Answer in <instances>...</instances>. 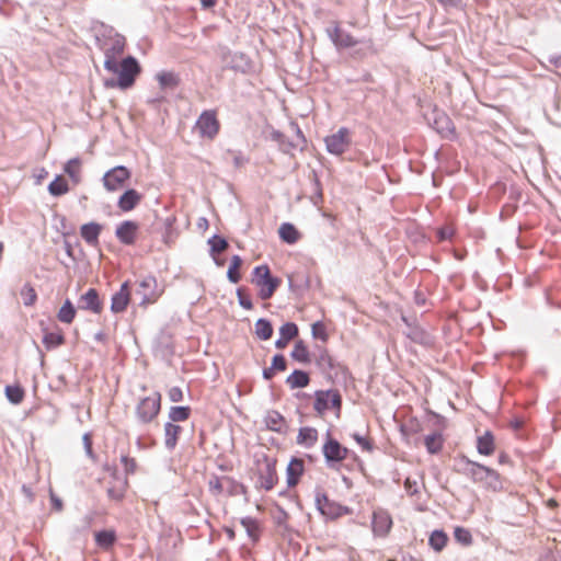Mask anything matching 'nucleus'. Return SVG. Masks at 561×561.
Segmentation results:
<instances>
[{
    "instance_id": "obj_60",
    "label": "nucleus",
    "mask_w": 561,
    "mask_h": 561,
    "mask_svg": "<svg viewBox=\"0 0 561 561\" xmlns=\"http://www.w3.org/2000/svg\"><path fill=\"white\" fill-rule=\"evenodd\" d=\"M444 7L456 8L460 4V0H437Z\"/></svg>"
},
{
    "instance_id": "obj_30",
    "label": "nucleus",
    "mask_w": 561,
    "mask_h": 561,
    "mask_svg": "<svg viewBox=\"0 0 561 561\" xmlns=\"http://www.w3.org/2000/svg\"><path fill=\"white\" fill-rule=\"evenodd\" d=\"M278 233H279V238L284 242L289 243V244L297 242L299 239L298 230L295 228L294 225H291L289 222L282 224L278 229Z\"/></svg>"
},
{
    "instance_id": "obj_7",
    "label": "nucleus",
    "mask_w": 561,
    "mask_h": 561,
    "mask_svg": "<svg viewBox=\"0 0 561 561\" xmlns=\"http://www.w3.org/2000/svg\"><path fill=\"white\" fill-rule=\"evenodd\" d=\"M316 505L320 513L329 518H337L348 512L347 507L331 501L324 492L318 491L316 494Z\"/></svg>"
},
{
    "instance_id": "obj_6",
    "label": "nucleus",
    "mask_w": 561,
    "mask_h": 561,
    "mask_svg": "<svg viewBox=\"0 0 561 561\" xmlns=\"http://www.w3.org/2000/svg\"><path fill=\"white\" fill-rule=\"evenodd\" d=\"M276 460L264 457L257 461L256 488L270 491L277 483Z\"/></svg>"
},
{
    "instance_id": "obj_55",
    "label": "nucleus",
    "mask_w": 561,
    "mask_h": 561,
    "mask_svg": "<svg viewBox=\"0 0 561 561\" xmlns=\"http://www.w3.org/2000/svg\"><path fill=\"white\" fill-rule=\"evenodd\" d=\"M312 335L316 339H321L322 341H325L328 339L325 328L322 322H314L311 327Z\"/></svg>"
},
{
    "instance_id": "obj_24",
    "label": "nucleus",
    "mask_w": 561,
    "mask_h": 561,
    "mask_svg": "<svg viewBox=\"0 0 561 561\" xmlns=\"http://www.w3.org/2000/svg\"><path fill=\"white\" fill-rule=\"evenodd\" d=\"M314 362L322 373H330L334 369V360L324 348H319L317 354H313Z\"/></svg>"
},
{
    "instance_id": "obj_40",
    "label": "nucleus",
    "mask_w": 561,
    "mask_h": 561,
    "mask_svg": "<svg viewBox=\"0 0 561 561\" xmlns=\"http://www.w3.org/2000/svg\"><path fill=\"white\" fill-rule=\"evenodd\" d=\"M48 191L54 196H60L69 192V185L65 178L61 175L57 176L48 185Z\"/></svg>"
},
{
    "instance_id": "obj_44",
    "label": "nucleus",
    "mask_w": 561,
    "mask_h": 561,
    "mask_svg": "<svg viewBox=\"0 0 561 561\" xmlns=\"http://www.w3.org/2000/svg\"><path fill=\"white\" fill-rule=\"evenodd\" d=\"M359 47L354 49L352 56L354 58H365L369 54H375L374 44L371 39H360L358 43Z\"/></svg>"
},
{
    "instance_id": "obj_12",
    "label": "nucleus",
    "mask_w": 561,
    "mask_h": 561,
    "mask_svg": "<svg viewBox=\"0 0 561 561\" xmlns=\"http://www.w3.org/2000/svg\"><path fill=\"white\" fill-rule=\"evenodd\" d=\"M78 307L81 310L100 314L103 311L104 304L95 288H89L79 297Z\"/></svg>"
},
{
    "instance_id": "obj_45",
    "label": "nucleus",
    "mask_w": 561,
    "mask_h": 561,
    "mask_svg": "<svg viewBox=\"0 0 561 561\" xmlns=\"http://www.w3.org/2000/svg\"><path fill=\"white\" fill-rule=\"evenodd\" d=\"M241 265H242V259L239 255H233L231 259L230 266L227 272L228 279L233 284H237L241 278V275L239 273V268Z\"/></svg>"
},
{
    "instance_id": "obj_64",
    "label": "nucleus",
    "mask_w": 561,
    "mask_h": 561,
    "mask_svg": "<svg viewBox=\"0 0 561 561\" xmlns=\"http://www.w3.org/2000/svg\"><path fill=\"white\" fill-rule=\"evenodd\" d=\"M230 486V493L231 494H237L240 490L241 493H245V489L243 488V490L240 488V486H237V485H233V484H229Z\"/></svg>"
},
{
    "instance_id": "obj_23",
    "label": "nucleus",
    "mask_w": 561,
    "mask_h": 561,
    "mask_svg": "<svg viewBox=\"0 0 561 561\" xmlns=\"http://www.w3.org/2000/svg\"><path fill=\"white\" fill-rule=\"evenodd\" d=\"M181 432H182V427L173 424L172 422H168L164 425V437H165L164 444L169 450H172L175 448V446L178 444L179 435L181 434Z\"/></svg>"
},
{
    "instance_id": "obj_4",
    "label": "nucleus",
    "mask_w": 561,
    "mask_h": 561,
    "mask_svg": "<svg viewBox=\"0 0 561 561\" xmlns=\"http://www.w3.org/2000/svg\"><path fill=\"white\" fill-rule=\"evenodd\" d=\"M259 288V297L262 300L270 299L276 289L279 287L282 280L271 274L267 265H259L253 271V280Z\"/></svg>"
},
{
    "instance_id": "obj_36",
    "label": "nucleus",
    "mask_w": 561,
    "mask_h": 561,
    "mask_svg": "<svg viewBox=\"0 0 561 561\" xmlns=\"http://www.w3.org/2000/svg\"><path fill=\"white\" fill-rule=\"evenodd\" d=\"M161 89H173L179 84V78L175 73L161 71L156 76Z\"/></svg>"
},
{
    "instance_id": "obj_61",
    "label": "nucleus",
    "mask_w": 561,
    "mask_h": 561,
    "mask_svg": "<svg viewBox=\"0 0 561 561\" xmlns=\"http://www.w3.org/2000/svg\"><path fill=\"white\" fill-rule=\"evenodd\" d=\"M275 371H276L275 369H272V366L264 368L263 369V378L266 380H271L274 377Z\"/></svg>"
},
{
    "instance_id": "obj_48",
    "label": "nucleus",
    "mask_w": 561,
    "mask_h": 561,
    "mask_svg": "<svg viewBox=\"0 0 561 561\" xmlns=\"http://www.w3.org/2000/svg\"><path fill=\"white\" fill-rule=\"evenodd\" d=\"M240 523L245 529L248 536L251 539L256 540L259 537V524L256 519L252 517H243Z\"/></svg>"
},
{
    "instance_id": "obj_63",
    "label": "nucleus",
    "mask_w": 561,
    "mask_h": 561,
    "mask_svg": "<svg viewBox=\"0 0 561 561\" xmlns=\"http://www.w3.org/2000/svg\"><path fill=\"white\" fill-rule=\"evenodd\" d=\"M204 9H210L216 4V0H199Z\"/></svg>"
},
{
    "instance_id": "obj_28",
    "label": "nucleus",
    "mask_w": 561,
    "mask_h": 561,
    "mask_svg": "<svg viewBox=\"0 0 561 561\" xmlns=\"http://www.w3.org/2000/svg\"><path fill=\"white\" fill-rule=\"evenodd\" d=\"M139 202V195L135 190L126 191L118 201V207L123 211H129L136 207Z\"/></svg>"
},
{
    "instance_id": "obj_8",
    "label": "nucleus",
    "mask_w": 561,
    "mask_h": 561,
    "mask_svg": "<svg viewBox=\"0 0 561 561\" xmlns=\"http://www.w3.org/2000/svg\"><path fill=\"white\" fill-rule=\"evenodd\" d=\"M215 111H204L196 122V129L204 138L213 139L219 131Z\"/></svg>"
},
{
    "instance_id": "obj_38",
    "label": "nucleus",
    "mask_w": 561,
    "mask_h": 561,
    "mask_svg": "<svg viewBox=\"0 0 561 561\" xmlns=\"http://www.w3.org/2000/svg\"><path fill=\"white\" fill-rule=\"evenodd\" d=\"M43 343L46 346V348H54L65 343V336L61 330H56L54 332H45Z\"/></svg>"
},
{
    "instance_id": "obj_59",
    "label": "nucleus",
    "mask_w": 561,
    "mask_h": 561,
    "mask_svg": "<svg viewBox=\"0 0 561 561\" xmlns=\"http://www.w3.org/2000/svg\"><path fill=\"white\" fill-rule=\"evenodd\" d=\"M549 62L552 64L556 68L561 69V54L551 55L549 57Z\"/></svg>"
},
{
    "instance_id": "obj_52",
    "label": "nucleus",
    "mask_w": 561,
    "mask_h": 561,
    "mask_svg": "<svg viewBox=\"0 0 561 561\" xmlns=\"http://www.w3.org/2000/svg\"><path fill=\"white\" fill-rule=\"evenodd\" d=\"M250 67L249 59L244 54H234L232 57V68L241 71H245Z\"/></svg>"
},
{
    "instance_id": "obj_37",
    "label": "nucleus",
    "mask_w": 561,
    "mask_h": 561,
    "mask_svg": "<svg viewBox=\"0 0 561 561\" xmlns=\"http://www.w3.org/2000/svg\"><path fill=\"white\" fill-rule=\"evenodd\" d=\"M208 484H209V490L214 494H220L224 491L225 484H233V485L240 486L243 490L242 484L234 482L232 479H230L228 477H224V478L214 477L213 479L209 480Z\"/></svg>"
},
{
    "instance_id": "obj_31",
    "label": "nucleus",
    "mask_w": 561,
    "mask_h": 561,
    "mask_svg": "<svg viewBox=\"0 0 561 561\" xmlns=\"http://www.w3.org/2000/svg\"><path fill=\"white\" fill-rule=\"evenodd\" d=\"M290 356L293 359L302 363V364H309L311 362L310 353L308 351V347L304 343V341H297L294 345V348L290 353Z\"/></svg>"
},
{
    "instance_id": "obj_32",
    "label": "nucleus",
    "mask_w": 561,
    "mask_h": 561,
    "mask_svg": "<svg viewBox=\"0 0 561 561\" xmlns=\"http://www.w3.org/2000/svg\"><path fill=\"white\" fill-rule=\"evenodd\" d=\"M96 545L104 550H108L116 541V534L114 530H102L95 533Z\"/></svg>"
},
{
    "instance_id": "obj_53",
    "label": "nucleus",
    "mask_w": 561,
    "mask_h": 561,
    "mask_svg": "<svg viewBox=\"0 0 561 561\" xmlns=\"http://www.w3.org/2000/svg\"><path fill=\"white\" fill-rule=\"evenodd\" d=\"M237 297H238L239 305L242 308H244L247 310H251L253 308V304H252L250 296L245 294V291L242 287L237 289Z\"/></svg>"
},
{
    "instance_id": "obj_57",
    "label": "nucleus",
    "mask_w": 561,
    "mask_h": 561,
    "mask_svg": "<svg viewBox=\"0 0 561 561\" xmlns=\"http://www.w3.org/2000/svg\"><path fill=\"white\" fill-rule=\"evenodd\" d=\"M170 399L171 401L173 402H178V401H181L182 400V391L180 388L178 387H173L171 390H170Z\"/></svg>"
},
{
    "instance_id": "obj_16",
    "label": "nucleus",
    "mask_w": 561,
    "mask_h": 561,
    "mask_svg": "<svg viewBox=\"0 0 561 561\" xmlns=\"http://www.w3.org/2000/svg\"><path fill=\"white\" fill-rule=\"evenodd\" d=\"M161 396L152 391L146 398H142V422L151 421L160 411Z\"/></svg>"
},
{
    "instance_id": "obj_21",
    "label": "nucleus",
    "mask_w": 561,
    "mask_h": 561,
    "mask_svg": "<svg viewBox=\"0 0 561 561\" xmlns=\"http://www.w3.org/2000/svg\"><path fill=\"white\" fill-rule=\"evenodd\" d=\"M102 231V226L96 222L84 224L80 229L82 239L90 245L99 243V236Z\"/></svg>"
},
{
    "instance_id": "obj_9",
    "label": "nucleus",
    "mask_w": 561,
    "mask_h": 561,
    "mask_svg": "<svg viewBox=\"0 0 561 561\" xmlns=\"http://www.w3.org/2000/svg\"><path fill=\"white\" fill-rule=\"evenodd\" d=\"M324 141L330 153L340 156L350 147V131L347 128L342 127L335 134L325 137Z\"/></svg>"
},
{
    "instance_id": "obj_27",
    "label": "nucleus",
    "mask_w": 561,
    "mask_h": 561,
    "mask_svg": "<svg viewBox=\"0 0 561 561\" xmlns=\"http://www.w3.org/2000/svg\"><path fill=\"white\" fill-rule=\"evenodd\" d=\"M477 449L481 455L490 456L494 451V437L491 432H485L477 439Z\"/></svg>"
},
{
    "instance_id": "obj_15",
    "label": "nucleus",
    "mask_w": 561,
    "mask_h": 561,
    "mask_svg": "<svg viewBox=\"0 0 561 561\" xmlns=\"http://www.w3.org/2000/svg\"><path fill=\"white\" fill-rule=\"evenodd\" d=\"M330 39L336 48H352L358 45L359 41L354 38L350 33L342 30L339 25L327 30Z\"/></svg>"
},
{
    "instance_id": "obj_41",
    "label": "nucleus",
    "mask_w": 561,
    "mask_h": 561,
    "mask_svg": "<svg viewBox=\"0 0 561 561\" xmlns=\"http://www.w3.org/2000/svg\"><path fill=\"white\" fill-rule=\"evenodd\" d=\"M447 540L448 537L443 530H434L430 536L428 543L435 551H442Z\"/></svg>"
},
{
    "instance_id": "obj_25",
    "label": "nucleus",
    "mask_w": 561,
    "mask_h": 561,
    "mask_svg": "<svg viewBox=\"0 0 561 561\" xmlns=\"http://www.w3.org/2000/svg\"><path fill=\"white\" fill-rule=\"evenodd\" d=\"M434 128L443 136L454 134L455 127L453 122L444 113H437L434 119Z\"/></svg>"
},
{
    "instance_id": "obj_10",
    "label": "nucleus",
    "mask_w": 561,
    "mask_h": 561,
    "mask_svg": "<svg viewBox=\"0 0 561 561\" xmlns=\"http://www.w3.org/2000/svg\"><path fill=\"white\" fill-rule=\"evenodd\" d=\"M129 176L130 173L125 167H115L104 174L103 184L107 191L114 192L121 190Z\"/></svg>"
},
{
    "instance_id": "obj_39",
    "label": "nucleus",
    "mask_w": 561,
    "mask_h": 561,
    "mask_svg": "<svg viewBox=\"0 0 561 561\" xmlns=\"http://www.w3.org/2000/svg\"><path fill=\"white\" fill-rule=\"evenodd\" d=\"M425 447L430 454H437L443 447V438L439 433H433L425 436Z\"/></svg>"
},
{
    "instance_id": "obj_2",
    "label": "nucleus",
    "mask_w": 561,
    "mask_h": 561,
    "mask_svg": "<svg viewBox=\"0 0 561 561\" xmlns=\"http://www.w3.org/2000/svg\"><path fill=\"white\" fill-rule=\"evenodd\" d=\"M462 461L466 462L463 473L471 478L473 482L482 483L485 489L492 491H497L502 488L500 474L495 470L471 461L465 456L462 457Z\"/></svg>"
},
{
    "instance_id": "obj_49",
    "label": "nucleus",
    "mask_w": 561,
    "mask_h": 561,
    "mask_svg": "<svg viewBox=\"0 0 561 561\" xmlns=\"http://www.w3.org/2000/svg\"><path fill=\"white\" fill-rule=\"evenodd\" d=\"M208 244L210 245V254L215 256L217 253H221L227 250L228 242L226 239L215 234L208 240Z\"/></svg>"
},
{
    "instance_id": "obj_26",
    "label": "nucleus",
    "mask_w": 561,
    "mask_h": 561,
    "mask_svg": "<svg viewBox=\"0 0 561 561\" xmlns=\"http://www.w3.org/2000/svg\"><path fill=\"white\" fill-rule=\"evenodd\" d=\"M309 382L310 377L308 373L298 369L294 370L286 379V383L291 389L305 388L309 385Z\"/></svg>"
},
{
    "instance_id": "obj_22",
    "label": "nucleus",
    "mask_w": 561,
    "mask_h": 561,
    "mask_svg": "<svg viewBox=\"0 0 561 561\" xmlns=\"http://www.w3.org/2000/svg\"><path fill=\"white\" fill-rule=\"evenodd\" d=\"M266 427L271 431L282 433L286 427L284 416L277 411H268L264 417Z\"/></svg>"
},
{
    "instance_id": "obj_46",
    "label": "nucleus",
    "mask_w": 561,
    "mask_h": 561,
    "mask_svg": "<svg viewBox=\"0 0 561 561\" xmlns=\"http://www.w3.org/2000/svg\"><path fill=\"white\" fill-rule=\"evenodd\" d=\"M191 409L188 407H172L169 412L171 422H183L190 417Z\"/></svg>"
},
{
    "instance_id": "obj_56",
    "label": "nucleus",
    "mask_w": 561,
    "mask_h": 561,
    "mask_svg": "<svg viewBox=\"0 0 561 561\" xmlns=\"http://www.w3.org/2000/svg\"><path fill=\"white\" fill-rule=\"evenodd\" d=\"M353 438L356 440V443L358 445H360V447L364 450H366V451H371L373 450V444L366 437L362 436L358 433H355V434H353Z\"/></svg>"
},
{
    "instance_id": "obj_34",
    "label": "nucleus",
    "mask_w": 561,
    "mask_h": 561,
    "mask_svg": "<svg viewBox=\"0 0 561 561\" xmlns=\"http://www.w3.org/2000/svg\"><path fill=\"white\" fill-rule=\"evenodd\" d=\"M4 393L7 399L13 404H20L25 397V391L19 383L7 386Z\"/></svg>"
},
{
    "instance_id": "obj_18",
    "label": "nucleus",
    "mask_w": 561,
    "mask_h": 561,
    "mask_svg": "<svg viewBox=\"0 0 561 561\" xmlns=\"http://www.w3.org/2000/svg\"><path fill=\"white\" fill-rule=\"evenodd\" d=\"M130 301V289L127 282L122 284L119 290L112 297L111 310L114 313L123 312Z\"/></svg>"
},
{
    "instance_id": "obj_5",
    "label": "nucleus",
    "mask_w": 561,
    "mask_h": 561,
    "mask_svg": "<svg viewBox=\"0 0 561 561\" xmlns=\"http://www.w3.org/2000/svg\"><path fill=\"white\" fill-rule=\"evenodd\" d=\"M342 408V397L337 390H318L314 392L313 409L318 415L323 416L330 409L335 410L336 416H340Z\"/></svg>"
},
{
    "instance_id": "obj_35",
    "label": "nucleus",
    "mask_w": 561,
    "mask_h": 561,
    "mask_svg": "<svg viewBox=\"0 0 561 561\" xmlns=\"http://www.w3.org/2000/svg\"><path fill=\"white\" fill-rule=\"evenodd\" d=\"M255 335L262 341L270 340L273 335V325L266 319H259L255 322Z\"/></svg>"
},
{
    "instance_id": "obj_17",
    "label": "nucleus",
    "mask_w": 561,
    "mask_h": 561,
    "mask_svg": "<svg viewBox=\"0 0 561 561\" xmlns=\"http://www.w3.org/2000/svg\"><path fill=\"white\" fill-rule=\"evenodd\" d=\"M392 526V519L385 510H377L373 514V531L377 536H386Z\"/></svg>"
},
{
    "instance_id": "obj_42",
    "label": "nucleus",
    "mask_w": 561,
    "mask_h": 561,
    "mask_svg": "<svg viewBox=\"0 0 561 561\" xmlns=\"http://www.w3.org/2000/svg\"><path fill=\"white\" fill-rule=\"evenodd\" d=\"M20 295L22 297L24 306H26V307H32L37 301L36 290H35V288L30 283H26L21 288Z\"/></svg>"
},
{
    "instance_id": "obj_43",
    "label": "nucleus",
    "mask_w": 561,
    "mask_h": 561,
    "mask_svg": "<svg viewBox=\"0 0 561 561\" xmlns=\"http://www.w3.org/2000/svg\"><path fill=\"white\" fill-rule=\"evenodd\" d=\"M407 336L419 344L428 345L431 343V336L422 329L417 327L410 328Z\"/></svg>"
},
{
    "instance_id": "obj_33",
    "label": "nucleus",
    "mask_w": 561,
    "mask_h": 561,
    "mask_svg": "<svg viewBox=\"0 0 561 561\" xmlns=\"http://www.w3.org/2000/svg\"><path fill=\"white\" fill-rule=\"evenodd\" d=\"M76 308L72 302L67 299L57 313V318L60 322L70 324L75 320L76 317Z\"/></svg>"
},
{
    "instance_id": "obj_29",
    "label": "nucleus",
    "mask_w": 561,
    "mask_h": 561,
    "mask_svg": "<svg viewBox=\"0 0 561 561\" xmlns=\"http://www.w3.org/2000/svg\"><path fill=\"white\" fill-rule=\"evenodd\" d=\"M318 440V431L313 427H301L297 436V443L306 447L313 446Z\"/></svg>"
},
{
    "instance_id": "obj_13",
    "label": "nucleus",
    "mask_w": 561,
    "mask_h": 561,
    "mask_svg": "<svg viewBox=\"0 0 561 561\" xmlns=\"http://www.w3.org/2000/svg\"><path fill=\"white\" fill-rule=\"evenodd\" d=\"M323 456L331 466L334 462H341L347 457V448L343 447L336 439L331 438L328 433V439L322 447Z\"/></svg>"
},
{
    "instance_id": "obj_50",
    "label": "nucleus",
    "mask_w": 561,
    "mask_h": 561,
    "mask_svg": "<svg viewBox=\"0 0 561 561\" xmlns=\"http://www.w3.org/2000/svg\"><path fill=\"white\" fill-rule=\"evenodd\" d=\"M279 334L284 340L291 341L298 335V327L294 322H286L280 327Z\"/></svg>"
},
{
    "instance_id": "obj_58",
    "label": "nucleus",
    "mask_w": 561,
    "mask_h": 561,
    "mask_svg": "<svg viewBox=\"0 0 561 561\" xmlns=\"http://www.w3.org/2000/svg\"><path fill=\"white\" fill-rule=\"evenodd\" d=\"M415 485L416 482H412L409 478L404 481V488L410 494H415L417 492Z\"/></svg>"
},
{
    "instance_id": "obj_20",
    "label": "nucleus",
    "mask_w": 561,
    "mask_h": 561,
    "mask_svg": "<svg viewBox=\"0 0 561 561\" xmlns=\"http://www.w3.org/2000/svg\"><path fill=\"white\" fill-rule=\"evenodd\" d=\"M304 460L293 458L287 466V485L294 488L297 485L301 474L304 473Z\"/></svg>"
},
{
    "instance_id": "obj_1",
    "label": "nucleus",
    "mask_w": 561,
    "mask_h": 561,
    "mask_svg": "<svg viewBox=\"0 0 561 561\" xmlns=\"http://www.w3.org/2000/svg\"><path fill=\"white\" fill-rule=\"evenodd\" d=\"M104 68L111 75L105 80L107 88L127 89L131 87L139 71L138 62L133 57L105 59Z\"/></svg>"
},
{
    "instance_id": "obj_62",
    "label": "nucleus",
    "mask_w": 561,
    "mask_h": 561,
    "mask_svg": "<svg viewBox=\"0 0 561 561\" xmlns=\"http://www.w3.org/2000/svg\"><path fill=\"white\" fill-rule=\"evenodd\" d=\"M288 342V340H284V337L280 336L278 340L275 341V346L278 350H283L287 346Z\"/></svg>"
},
{
    "instance_id": "obj_3",
    "label": "nucleus",
    "mask_w": 561,
    "mask_h": 561,
    "mask_svg": "<svg viewBox=\"0 0 561 561\" xmlns=\"http://www.w3.org/2000/svg\"><path fill=\"white\" fill-rule=\"evenodd\" d=\"M161 214L159 210H152V213L146 215V221H151V231L157 232L161 236L162 241L165 244H170L173 242L176 233L173 228V224L175 221V217L172 214H169L165 206L161 208Z\"/></svg>"
},
{
    "instance_id": "obj_51",
    "label": "nucleus",
    "mask_w": 561,
    "mask_h": 561,
    "mask_svg": "<svg viewBox=\"0 0 561 561\" xmlns=\"http://www.w3.org/2000/svg\"><path fill=\"white\" fill-rule=\"evenodd\" d=\"M454 537L463 546H470L472 543L471 533L463 527H456L454 530Z\"/></svg>"
},
{
    "instance_id": "obj_19",
    "label": "nucleus",
    "mask_w": 561,
    "mask_h": 561,
    "mask_svg": "<svg viewBox=\"0 0 561 561\" xmlns=\"http://www.w3.org/2000/svg\"><path fill=\"white\" fill-rule=\"evenodd\" d=\"M117 239L125 244H133L138 237V225L133 221H124L116 229Z\"/></svg>"
},
{
    "instance_id": "obj_54",
    "label": "nucleus",
    "mask_w": 561,
    "mask_h": 561,
    "mask_svg": "<svg viewBox=\"0 0 561 561\" xmlns=\"http://www.w3.org/2000/svg\"><path fill=\"white\" fill-rule=\"evenodd\" d=\"M272 369L276 371H284L287 368L286 358L282 354H276L272 358Z\"/></svg>"
},
{
    "instance_id": "obj_14",
    "label": "nucleus",
    "mask_w": 561,
    "mask_h": 561,
    "mask_svg": "<svg viewBox=\"0 0 561 561\" xmlns=\"http://www.w3.org/2000/svg\"><path fill=\"white\" fill-rule=\"evenodd\" d=\"M163 293V283H158L152 276L142 279V306L154 304Z\"/></svg>"
},
{
    "instance_id": "obj_11",
    "label": "nucleus",
    "mask_w": 561,
    "mask_h": 561,
    "mask_svg": "<svg viewBox=\"0 0 561 561\" xmlns=\"http://www.w3.org/2000/svg\"><path fill=\"white\" fill-rule=\"evenodd\" d=\"M102 50L105 59L121 58L125 48V37L119 34H111L102 42Z\"/></svg>"
},
{
    "instance_id": "obj_47",
    "label": "nucleus",
    "mask_w": 561,
    "mask_h": 561,
    "mask_svg": "<svg viewBox=\"0 0 561 561\" xmlns=\"http://www.w3.org/2000/svg\"><path fill=\"white\" fill-rule=\"evenodd\" d=\"M65 172L75 181V183H78L81 174V161L79 159L69 160L65 167Z\"/></svg>"
}]
</instances>
